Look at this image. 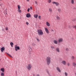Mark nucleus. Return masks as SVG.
<instances>
[{"instance_id":"13","label":"nucleus","mask_w":76,"mask_h":76,"mask_svg":"<svg viewBox=\"0 0 76 76\" xmlns=\"http://www.w3.org/2000/svg\"><path fill=\"white\" fill-rule=\"evenodd\" d=\"M72 65L74 67H76V63L75 62H72Z\"/></svg>"},{"instance_id":"12","label":"nucleus","mask_w":76,"mask_h":76,"mask_svg":"<svg viewBox=\"0 0 76 76\" xmlns=\"http://www.w3.org/2000/svg\"><path fill=\"white\" fill-rule=\"evenodd\" d=\"M5 49V48H4V47L1 48V51L2 52H3V51Z\"/></svg>"},{"instance_id":"44","label":"nucleus","mask_w":76,"mask_h":76,"mask_svg":"<svg viewBox=\"0 0 76 76\" xmlns=\"http://www.w3.org/2000/svg\"><path fill=\"white\" fill-rule=\"evenodd\" d=\"M36 76H39V74H37V75Z\"/></svg>"},{"instance_id":"39","label":"nucleus","mask_w":76,"mask_h":76,"mask_svg":"<svg viewBox=\"0 0 76 76\" xmlns=\"http://www.w3.org/2000/svg\"><path fill=\"white\" fill-rule=\"evenodd\" d=\"M5 29H6V31H7V30H8V28L6 27L5 28Z\"/></svg>"},{"instance_id":"17","label":"nucleus","mask_w":76,"mask_h":76,"mask_svg":"<svg viewBox=\"0 0 76 76\" xmlns=\"http://www.w3.org/2000/svg\"><path fill=\"white\" fill-rule=\"evenodd\" d=\"M34 16L35 18H38V15L37 14H35L34 15Z\"/></svg>"},{"instance_id":"27","label":"nucleus","mask_w":76,"mask_h":76,"mask_svg":"<svg viewBox=\"0 0 76 76\" xmlns=\"http://www.w3.org/2000/svg\"><path fill=\"white\" fill-rule=\"evenodd\" d=\"M49 10L50 12H52V9L51 8L49 9Z\"/></svg>"},{"instance_id":"47","label":"nucleus","mask_w":76,"mask_h":76,"mask_svg":"<svg viewBox=\"0 0 76 76\" xmlns=\"http://www.w3.org/2000/svg\"><path fill=\"white\" fill-rule=\"evenodd\" d=\"M27 1H29V0H26Z\"/></svg>"},{"instance_id":"3","label":"nucleus","mask_w":76,"mask_h":76,"mask_svg":"<svg viewBox=\"0 0 76 76\" xmlns=\"http://www.w3.org/2000/svg\"><path fill=\"white\" fill-rule=\"evenodd\" d=\"M32 66V65L31 64H28V66L27 67V69L28 70H30Z\"/></svg>"},{"instance_id":"16","label":"nucleus","mask_w":76,"mask_h":76,"mask_svg":"<svg viewBox=\"0 0 76 76\" xmlns=\"http://www.w3.org/2000/svg\"><path fill=\"white\" fill-rule=\"evenodd\" d=\"M71 3L72 4H75V1L74 0H71Z\"/></svg>"},{"instance_id":"42","label":"nucleus","mask_w":76,"mask_h":76,"mask_svg":"<svg viewBox=\"0 0 76 76\" xmlns=\"http://www.w3.org/2000/svg\"><path fill=\"white\" fill-rule=\"evenodd\" d=\"M30 9L32 10V7H30Z\"/></svg>"},{"instance_id":"28","label":"nucleus","mask_w":76,"mask_h":76,"mask_svg":"<svg viewBox=\"0 0 76 76\" xmlns=\"http://www.w3.org/2000/svg\"><path fill=\"white\" fill-rule=\"evenodd\" d=\"M32 45L33 46H35L36 45V44L34 43H32Z\"/></svg>"},{"instance_id":"48","label":"nucleus","mask_w":76,"mask_h":76,"mask_svg":"<svg viewBox=\"0 0 76 76\" xmlns=\"http://www.w3.org/2000/svg\"><path fill=\"white\" fill-rule=\"evenodd\" d=\"M70 26H69V28H70Z\"/></svg>"},{"instance_id":"34","label":"nucleus","mask_w":76,"mask_h":76,"mask_svg":"<svg viewBox=\"0 0 76 76\" xmlns=\"http://www.w3.org/2000/svg\"><path fill=\"white\" fill-rule=\"evenodd\" d=\"M36 38V39L38 42H39V41H40V40H39V39H38L37 38Z\"/></svg>"},{"instance_id":"24","label":"nucleus","mask_w":76,"mask_h":76,"mask_svg":"<svg viewBox=\"0 0 76 76\" xmlns=\"http://www.w3.org/2000/svg\"><path fill=\"white\" fill-rule=\"evenodd\" d=\"M18 10H20V6L19 5H18Z\"/></svg>"},{"instance_id":"10","label":"nucleus","mask_w":76,"mask_h":76,"mask_svg":"<svg viewBox=\"0 0 76 76\" xmlns=\"http://www.w3.org/2000/svg\"><path fill=\"white\" fill-rule=\"evenodd\" d=\"M53 42L55 44H58V41L57 40H55L53 41Z\"/></svg>"},{"instance_id":"20","label":"nucleus","mask_w":76,"mask_h":76,"mask_svg":"<svg viewBox=\"0 0 76 76\" xmlns=\"http://www.w3.org/2000/svg\"><path fill=\"white\" fill-rule=\"evenodd\" d=\"M10 45L12 47H13V45H14L13 43L12 42H11L10 43Z\"/></svg>"},{"instance_id":"49","label":"nucleus","mask_w":76,"mask_h":76,"mask_svg":"<svg viewBox=\"0 0 76 76\" xmlns=\"http://www.w3.org/2000/svg\"><path fill=\"white\" fill-rule=\"evenodd\" d=\"M33 76H35V75H34V74H33Z\"/></svg>"},{"instance_id":"32","label":"nucleus","mask_w":76,"mask_h":76,"mask_svg":"<svg viewBox=\"0 0 76 76\" xmlns=\"http://www.w3.org/2000/svg\"><path fill=\"white\" fill-rule=\"evenodd\" d=\"M18 12L19 13H21V10H20H20H18Z\"/></svg>"},{"instance_id":"23","label":"nucleus","mask_w":76,"mask_h":76,"mask_svg":"<svg viewBox=\"0 0 76 76\" xmlns=\"http://www.w3.org/2000/svg\"><path fill=\"white\" fill-rule=\"evenodd\" d=\"M71 59L72 60H75V57L74 56H72L71 57Z\"/></svg>"},{"instance_id":"43","label":"nucleus","mask_w":76,"mask_h":76,"mask_svg":"<svg viewBox=\"0 0 76 76\" xmlns=\"http://www.w3.org/2000/svg\"><path fill=\"white\" fill-rule=\"evenodd\" d=\"M35 3H36V4H37V1H35Z\"/></svg>"},{"instance_id":"11","label":"nucleus","mask_w":76,"mask_h":76,"mask_svg":"<svg viewBox=\"0 0 76 76\" xmlns=\"http://www.w3.org/2000/svg\"><path fill=\"white\" fill-rule=\"evenodd\" d=\"M56 70L58 71L60 73L61 72V70H60V68L58 67H57L56 68Z\"/></svg>"},{"instance_id":"26","label":"nucleus","mask_w":76,"mask_h":76,"mask_svg":"<svg viewBox=\"0 0 76 76\" xmlns=\"http://www.w3.org/2000/svg\"><path fill=\"white\" fill-rule=\"evenodd\" d=\"M4 75V74L3 72H1V76H3Z\"/></svg>"},{"instance_id":"1","label":"nucleus","mask_w":76,"mask_h":76,"mask_svg":"<svg viewBox=\"0 0 76 76\" xmlns=\"http://www.w3.org/2000/svg\"><path fill=\"white\" fill-rule=\"evenodd\" d=\"M46 63L48 66H49L51 63V57L50 56L47 57L46 58Z\"/></svg>"},{"instance_id":"22","label":"nucleus","mask_w":76,"mask_h":76,"mask_svg":"<svg viewBox=\"0 0 76 76\" xmlns=\"http://www.w3.org/2000/svg\"><path fill=\"white\" fill-rule=\"evenodd\" d=\"M65 76H68V74L67 73V72H65Z\"/></svg>"},{"instance_id":"45","label":"nucleus","mask_w":76,"mask_h":76,"mask_svg":"<svg viewBox=\"0 0 76 76\" xmlns=\"http://www.w3.org/2000/svg\"><path fill=\"white\" fill-rule=\"evenodd\" d=\"M73 9H76V7H74Z\"/></svg>"},{"instance_id":"18","label":"nucleus","mask_w":76,"mask_h":76,"mask_svg":"<svg viewBox=\"0 0 76 76\" xmlns=\"http://www.w3.org/2000/svg\"><path fill=\"white\" fill-rule=\"evenodd\" d=\"M6 54H7V55L9 56L10 57H11V58H13V57L11 55H10V54H9L8 53H6Z\"/></svg>"},{"instance_id":"35","label":"nucleus","mask_w":76,"mask_h":76,"mask_svg":"<svg viewBox=\"0 0 76 76\" xmlns=\"http://www.w3.org/2000/svg\"><path fill=\"white\" fill-rule=\"evenodd\" d=\"M26 25H29V23H28V22H26Z\"/></svg>"},{"instance_id":"46","label":"nucleus","mask_w":76,"mask_h":76,"mask_svg":"<svg viewBox=\"0 0 76 76\" xmlns=\"http://www.w3.org/2000/svg\"><path fill=\"white\" fill-rule=\"evenodd\" d=\"M51 31H53V32H54V30L52 29Z\"/></svg>"},{"instance_id":"41","label":"nucleus","mask_w":76,"mask_h":76,"mask_svg":"<svg viewBox=\"0 0 76 76\" xmlns=\"http://www.w3.org/2000/svg\"><path fill=\"white\" fill-rule=\"evenodd\" d=\"M76 20V19H74L72 20V21H74V22H75Z\"/></svg>"},{"instance_id":"25","label":"nucleus","mask_w":76,"mask_h":76,"mask_svg":"<svg viewBox=\"0 0 76 76\" xmlns=\"http://www.w3.org/2000/svg\"><path fill=\"white\" fill-rule=\"evenodd\" d=\"M56 19L58 20H60V18L58 16H57Z\"/></svg>"},{"instance_id":"31","label":"nucleus","mask_w":76,"mask_h":76,"mask_svg":"<svg viewBox=\"0 0 76 76\" xmlns=\"http://www.w3.org/2000/svg\"><path fill=\"white\" fill-rule=\"evenodd\" d=\"M58 11L59 12H61V9H60L59 8L58 9Z\"/></svg>"},{"instance_id":"4","label":"nucleus","mask_w":76,"mask_h":76,"mask_svg":"<svg viewBox=\"0 0 76 76\" xmlns=\"http://www.w3.org/2000/svg\"><path fill=\"white\" fill-rule=\"evenodd\" d=\"M63 41V39L62 38H59L58 40V45L60 44V42H62Z\"/></svg>"},{"instance_id":"50","label":"nucleus","mask_w":76,"mask_h":76,"mask_svg":"<svg viewBox=\"0 0 76 76\" xmlns=\"http://www.w3.org/2000/svg\"><path fill=\"white\" fill-rule=\"evenodd\" d=\"M0 60H1V59L0 58Z\"/></svg>"},{"instance_id":"40","label":"nucleus","mask_w":76,"mask_h":76,"mask_svg":"<svg viewBox=\"0 0 76 76\" xmlns=\"http://www.w3.org/2000/svg\"><path fill=\"white\" fill-rule=\"evenodd\" d=\"M67 66H70V63H67Z\"/></svg>"},{"instance_id":"5","label":"nucleus","mask_w":76,"mask_h":76,"mask_svg":"<svg viewBox=\"0 0 76 76\" xmlns=\"http://www.w3.org/2000/svg\"><path fill=\"white\" fill-rule=\"evenodd\" d=\"M20 50V48L19 46H18L17 45L15 46V51H18V50Z\"/></svg>"},{"instance_id":"51","label":"nucleus","mask_w":76,"mask_h":76,"mask_svg":"<svg viewBox=\"0 0 76 76\" xmlns=\"http://www.w3.org/2000/svg\"><path fill=\"white\" fill-rule=\"evenodd\" d=\"M75 75H76V73H75Z\"/></svg>"},{"instance_id":"7","label":"nucleus","mask_w":76,"mask_h":76,"mask_svg":"<svg viewBox=\"0 0 76 76\" xmlns=\"http://www.w3.org/2000/svg\"><path fill=\"white\" fill-rule=\"evenodd\" d=\"M45 31L46 32L47 34H49V31H48V30L47 28H45Z\"/></svg>"},{"instance_id":"9","label":"nucleus","mask_w":76,"mask_h":76,"mask_svg":"<svg viewBox=\"0 0 76 76\" xmlns=\"http://www.w3.org/2000/svg\"><path fill=\"white\" fill-rule=\"evenodd\" d=\"M26 16L27 18H30V17H31V15H30L29 13H27L26 14Z\"/></svg>"},{"instance_id":"14","label":"nucleus","mask_w":76,"mask_h":76,"mask_svg":"<svg viewBox=\"0 0 76 76\" xmlns=\"http://www.w3.org/2000/svg\"><path fill=\"white\" fill-rule=\"evenodd\" d=\"M46 25L47 26L49 27V26H50V24L49 23H48V22H46Z\"/></svg>"},{"instance_id":"37","label":"nucleus","mask_w":76,"mask_h":76,"mask_svg":"<svg viewBox=\"0 0 76 76\" xmlns=\"http://www.w3.org/2000/svg\"><path fill=\"white\" fill-rule=\"evenodd\" d=\"M66 51H69V48H66Z\"/></svg>"},{"instance_id":"19","label":"nucleus","mask_w":76,"mask_h":76,"mask_svg":"<svg viewBox=\"0 0 76 76\" xmlns=\"http://www.w3.org/2000/svg\"><path fill=\"white\" fill-rule=\"evenodd\" d=\"M1 70L2 72H4V68H1Z\"/></svg>"},{"instance_id":"30","label":"nucleus","mask_w":76,"mask_h":76,"mask_svg":"<svg viewBox=\"0 0 76 76\" xmlns=\"http://www.w3.org/2000/svg\"><path fill=\"white\" fill-rule=\"evenodd\" d=\"M51 48H52V49H54V47L53 46H51Z\"/></svg>"},{"instance_id":"6","label":"nucleus","mask_w":76,"mask_h":76,"mask_svg":"<svg viewBox=\"0 0 76 76\" xmlns=\"http://www.w3.org/2000/svg\"><path fill=\"white\" fill-rule=\"evenodd\" d=\"M53 4H55L56 6H58L60 5V4L58 2H56L55 1H53L52 2Z\"/></svg>"},{"instance_id":"21","label":"nucleus","mask_w":76,"mask_h":76,"mask_svg":"<svg viewBox=\"0 0 76 76\" xmlns=\"http://www.w3.org/2000/svg\"><path fill=\"white\" fill-rule=\"evenodd\" d=\"M28 49L29 50V51H30V52H31V51H32V49L31 48V47H29L28 48Z\"/></svg>"},{"instance_id":"2","label":"nucleus","mask_w":76,"mask_h":76,"mask_svg":"<svg viewBox=\"0 0 76 76\" xmlns=\"http://www.w3.org/2000/svg\"><path fill=\"white\" fill-rule=\"evenodd\" d=\"M37 33L39 35H42L43 34L42 31L41 29L37 30Z\"/></svg>"},{"instance_id":"15","label":"nucleus","mask_w":76,"mask_h":76,"mask_svg":"<svg viewBox=\"0 0 76 76\" xmlns=\"http://www.w3.org/2000/svg\"><path fill=\"white\" fill-rule=\"evenodd\" d=\"M56 50L58 53H59L60 52V50L59 49V48H56Z\"/></svg>"},{"instance_id":"33","label":"nucleus","mask_w":76,"mask_h":76,"mask_svg":"<svg viewBox=\"0 0 76 76\" xmlns=\"http://www.w3.org/2000/svg\"><path fill=\"white\" fill-rule=\"evenodd\" d=\"M46 72H47V73L48 74V75H50V73H49V71L48 70H46Z\"/></svg>"},{"instance_id":"38","label":"nucleus","mask_w":76,"mask_h":76,"mask_svg":"<svg viewBox=\"0 0 76 76\" xmlns=\"http://www.w3.org/2000/svg\"><path fill=\"white\" fill-rule=\"evenodd\" d=\"M38 18L39 19H41V16H38Z\"/></svg>"},{"instance_id":"52","label":"nucleus","mask_w":76,"mask_h":76,"mask_svg":"<svg viewBox=\"0 0 76 76\" xmlns=\"http://www.w3.org/2000/svg\"><path fill=\"white\" fill-rule=\"evenodd\" d=\"M1 1V0H0Z\"/></svg>"},{"instance_id":"36","label":"nucleus","mask_w":76,"mask_h":76,"mask_svg":"<svg viewBox=\"0 0 76 76\" xmlns=\"http://www.w3.org/2000/svg\"><path fill=\"white\" fill-rule=\"evenodd\" d=\"M30 8H28V10H27V11L28 12H29V10H30Z\"/></svg>"},{"instance_id":"8","label":"nucleus","mask_w":76,"mask_h":76,"mask_svg":"<svg viewBox=\"0 0 76 76\" xmlns=\"http://www.w3.org/2000/svg\"><path fill=\"white\" fill-rule=\"evenodd\" d=\"M61 63L63 64L64 65H66V62L65 61H62Z\"/></svg>"},{"instance_id":"29","label":"nucleus","mask_w":76,"mask_h":76,"mask_svg":"<svg viewBox=\"0 0 76 76\" xmlns=\"http://www.w3.org/2000/svg\"><path fill=\"white\" fill-rule=\"evenodd\" d=\"M48 2L49 3H50L51 2V0H48Z\"/></svg>"}]
</instances>
